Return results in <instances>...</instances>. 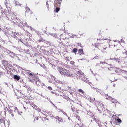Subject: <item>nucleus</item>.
Segmentation results:
<instances>
[{"mask_svg": "<svg viewBox=\"0 0 127 127\" xmlns=\"http://www.w3.org/2000/svg\"><path fill=\"white\" fill-rule=\"evenodd\" d=\"M59 71L61 75H64L66 77H73L74 72L62 67H59Z\"/></svg>", "mask_w": 127, "mask_h": 127, "instance_id": "1", "label": "nucleus"}, {"mask_svg": "<svg viewBox=\"0 0 127 127\" xmlns=\"http://www.w3.org/2000/svg\"><path fill=\"white\" fill-rule=\"evenodd\" d=\"M93 48H98L99 50H101L102 52H106V50L107 49V46L101 45V43H95L92 45Z\"/></svg>", "mask_w": 127, "mask_h": 127, "instance_id": "2", "label": "nucleus"}, {"mask_svg": "<svg viewBox=\"0 0 127 127\" xmlns=\"http://www.w3.org/2000/svg\"><path fill=\"white\" fill-rule=\"evenodd\" d=\"M61 1V0H54V6H58V5H59V6H60Z\"/></svg>", "mask_w": 127, "mask_h": 127, "instance_id": "3", "label": "nucleus"}, {"mask_svg": "<svg viewBox=\"0 0 127 127\" xmlns=\"http://www.w3.org/2000/svg\"><path fill=\"white\" fill-rule=\"evenodd\" d=\"M0 124L2 127H5V121L3 118H2L0 119Z\"/></svg>", "mask_w": 127, "mask_h": 127, "instance_id": "4", "label": "nucleus"}, {"mask_svg": "<svg viewBox=\"0 0 127 127\" xmlns=\"http://www.w3.org/2000/svg\"><path fill=\"white\" fill-rule=\"evenodd\" d=\"M108 70L110 74H114L116 72V68L114 67H110Z\"/></svg>", "mask_w": 127, "mask_h": 127, "instance_id": "5", "label": "nucleus"}, {"mask_svg": "<svg viewBox=\"0 0 127 127\" xmlns=\"http://www.w3.org/2000/svg\"><path fill=\"white\" fill-rule=\"evenodd\" d=\"M76 120H77V123L78 125H80L81 124V117L79 116V115H76Z\"/></svg>", "mask_w": 127, "mask_h": 127, "instance_id": "6", "label": "nucleus"}, {"mask_svg": "<svg viewBox=\"0 0 127 127\" xmlns=\"http://www.w3.org/2000/svg\"><path fill=\"white\" fill-rule=\"evenodd\" d=\"M55 119H56V120H58V122L59 123H62V122H63V119H62V118H60V117H58V116H57L56 118H55Z\"/></svg>", "mask_w": 127, "mask_h": 127, "instance_id": "7", "label": "nucleus"}, {"mask_svg": "<svg viewBox=\"0 0 127 127\" xmlns=\"http://www.w3.org/2000/svg\"><path fill=\"white\" fill-rule=\"evenodd\" d=\"M78 52L80 55H82V54H84V50L83 49H79L78 50Z\"/></svg>", "mask_w": 127, "mask_h": 127, "instance_id": "8", "label": "nucleus"}, {"mask_svg": "<svg viewBox=\"0 0 127 127\" xmlns=\"http://www.w3.org/2000/svg\"><path fill=\"white\" fill-rule=\"evenodd\" d=\"M76 74H78V76H80V77H82V76H84V73H83L82 71H77Z\"/></svg>", "mask_w": 127, "mask_h": 127, "instance_id": "9", "label": "nucleus"}, {"mask_svg": "<svg viewBox=\"0 0 127 127\" xmlns=\"http://www.w3.org/2000/svg\"><path fill=\"white\" fill-rule=\"evenodd\" d=\"M34 81H35V83L37 82H40V79H39V77H38V76H35L34 78Z\"/></svg>", "mask_w": 127, "mask_h": 127, "instance_id": "10", "label": "nucleus"}, {"mask_svg": "<svg viewBox=\"0 0 127 127\" xmlns=\"http://www.w3.org/2000/svg\"><path fill=\"white\" fill-rule=\"evenodd\" d=\"M14 79L15 80H17V81H19V80H20V77L17 75H14Z\"/></svg>", "mask_w": 127, "mask_h": 127, "instance_id": "11", "label": "nucleus"}, {"mask_svg": "<svg viewBox=\"0 0 127 127\" xmlns=\"http://www.w3.org/2000/svg\"><path fill=\"white\" fill-rule=\"evenodd\" d=\"M26 11L27 12H30L31 14V11H30V9H29L28 7H26Z\"/></svg>", "mask_w": 127, "mask_h": 127, "instance_id": "12", "label": "nucleus"}, {"mask_svg": "<svg viewBox=\"0 0 127 127\" xmlns=\"http://www.w3.org/2000/svg\"><path fill=\"white\" fill-rule=\"evenodd\" d=\"M78 51V50L77 49V48H74L73 50H72V52L73 53H76V52Z\"/></svg>", "mask_w": 127, "mask_h": 127, "instance_id": "13", "label": "nucleus"}, {"mask_svg": "<svg viewBox=\"0 0 127 127\" xmlns=\"http://www.w3.org/2000/svg\"><path fill=\"white\" fill-rule=\"evenodd\" d=\"M35 83L37 86H40L41 85V82H40V81H38V82H35Z\"/></svg>", "mask_w": 127, "mask_h": 127, "instance_id": "14", "label": "nucleus"}, {"mask_svg": "<svg viewBox=\"0 0 127 127\" xmlns=\"http://www.w3.org/2000/svg\"><path fill=\"white\" fill-rule=\"evenodd\" d=\"M78 91L79 93H81V94H84L85 93V92L83 91V90L81 89H78Z\"/></svg>", "mask_w": 127, "mask_h": 127, "instance_id": "15", "label": "nucleus"}, {"mask_svg": "<svg viewBox=\"0 0 127 127\" xmlns=\"http://www.w3.org/2000/svg\"><path fill=\"white\" fill-rule=\"evenodd\" d=\"M59 10H60V8H56V9H55V11L57 13H58V12L59 11Z\"/></svg>", "mask_w": 127, "mask_h": 127, "instance_id": "16", "label": "nucleus"}, {"mask_svg": "<svg viewBox=\"0 0 127 127\" xmlns=\"http://www.w3.org/2000/svg\"><path fill=\"white\" fill-rule=\"evenodd\" d=\"M8 2H9V1L8 0H6V2H5L6 6H7V5H8Z\"/></svg>", "mask_w": 127, "mask_h": 127, "instance_id": "17", "label": "nucleus"}, {"mask_svg": "<svg viewBox=\"0 0 127 127\" xmlns=\"http://www.w3.org/2000/svg\"><path fill=\"white\" fill-rule=\"evenodd\" d=\"M7 64V61H4L3 62V65H4V66H6V64Z\"/></svg>", "mask_w": 127, "mask_h": 127, "instance_id": "18", "label": "nucleus"}, {"mask_svg": "<svg viewBox=\"0 0 127 127\" xmlns=\"http://www.w3.org/2000/svg\"><path fill=\"white\" fill-rule=\"evenodd\" d=\"M10 115L12 117V118H13V119H14V114H13V113L10 112Z\"/></svg>", "mask_w": 127, "mask_h": 127, "instance_id": "19", "label": "nucleus"}, {"mask_svg": "<svg viewBox=\"0 0 127 127\" xmlns=\"http://www.w3.org/2000/svg\"><path fill=\"white\" fill-rule=\"evenodd\" d=\"M42 121H43V122H45V121H46V120L47 121L48 119L45 117H43L42 118Z\"/></svg>", "mask_w": 127, "mask_h": 127, "instance_id": "20", "label": "nucleus"}, {"mask_svg": "<svg viewBox=\"0 0 127 127\" xmlns=\"http://www.w3.org/2000/svg\"><path fill=\"white\" fill-rule=\"evenodd\" d=\"M118 123H122V120L120 118H118L117 120Z\"/></svg>", "mask_w": 127, "mask_h": 127, "instance_id": "21", "label": "nucleus"}, {"mask_svg": "<svg viewBox=\"0 0 127 127\" xmlns=\"http://www.w3.org/2000/svg\"><path fill=\"white\" fill-rule=\"evenodd\" d=\"M42 40H43V39H42V38H41L38 40L39 43H40V42H42Z\"/></svg>", "mask_w": 127, "mask_h": 127, "instance_id": "22", "label": "nucleus"}, {"mask_svg": "<svg viewBox=\"0 0 127 127\" xmlns=\"http://www.w3.org/2000/svg\"><path fill=\"white\" fill-rule=\"evenodd\" d=\"M38 120H39L38 117H36L34 119V122H35V121H37Z\"/></svg>", "mask_w": 127, "mask_h": 127, "instance_id": "23", "label": "nucleus"}, {"mask_svg": "<svg viewBox=\"0 0 127 127\" xmlns=\"http://www.w3.org/2000/svg\"><path fill=\"white\" fill-rule=\"evenodd\" d=\"M111 102H112V103H117V100L112 99L111 100Z\"/></svg>", "mask_w": 127, "mask_h": 127, "instance_id": "24", "label": "nucleus"}, {"mask_svg": "<svg viewBox=\"0 0 127 127\" xmlns=\"http://www.w3.org/2000/svg\"><path fill=\"white\" fill-rule=\"evenodd\" d=\"M70 64H71V65H74V64H75V62L73 61H71L70 62Z\"/></svg>", "mask_w": 127, "mask_h": 127, "instance_id": "25", "label": "nucleus"}, {"mask_svg": "<svg viewBox=\"0 0 127 127\" xmlns=\"http://www.w3.org/2000/svg\"><path fill=\"white\" fill-rule=\"evenodd\" d=\"M48 90H49L50 91H52V87H51V86H48Z\"/></svg>", "mask_w": 127, "mask_h": 127, "instance_id": "26", "label": "nucleus"}, {"mask_svg": "<svg viewBox=\"0 0 127 127\" xmlns=\"http://www.w3.org/2000/svg\"><path fill=\"white\" fill-rule=\"evenodd\" d=\"M99 57H100V56H96L95 57H94V59H99Z\"/></svg>", "mask_w": 127, "mask_h": 127, "instance_id": "27", "label": "nucleus"}, {"mask_svg": "<svg viewBox=\"0 0 127 127\" xmlns=\"http://www.w3.org/2000/svg\"><path fill=\"white\" fill-rule=\"evenodd\" d=\"M28 75H29V76H30L31 77L33 76V74L32 73L29 72H28Z\"/></svg>", "mask_w": 127, "mask_h": 127, "instance_id": "28", "label": "nucleus"}, {"mask_svg": "<svg viewBox=\"0 0 127 127\" xmlns=\"http://www.w3.org/2000/svg\"><path fill=\"white\" fill-rule=\"evenodd\" d=\"M77 46H80V47H82V44H81V43H77Z\"/></svg>", "mask_w": 127, "mask_h": 127, "instance_id": "29", "label": "nucleus"}, {"mask_svg": "<svg viewBox=\"0 0 127 127\" xmlns=\"http://www.w3.org/2000/svg\"><path fill=\"white\" fill-rule=\"evenodd\" d=\"M61 112L63 113V114H64V115H66V112H65L64 111L61 110Z\"/></svg>", "mask_w": 127, "mask_h": 127, "instance_id": "30", "label": "nucleus"}, {"mask_svg": "<svg viewBox=\"0 0 127 127\" xmlns=\"http://www.w3.org/2000/svg\"><path fill=\"white\" fill-rule=\"evenodd\" d=\"M71 126L72 127H76V125H75V124H72Z\"/></svg>", "mask_w": 127, "mask_h": 127, "instance_id": "31", "label": "nucleus"}, {"mask_svg": "<svg viewBox=\"0 0 127 127\" xmlns=\"http://www.w3.org/2000/svg\"><path fill=\"white\" fill-rule=\"evenodd\" d=\"M66 60H67V61H68V62L70 61V59H69V57H66Z\"/></svg>", "mask_w": 127, "mask_h": 127, "instance_id": "32", "label": "nucleus"}, {"mask_svg": "<svg viewBox=\"0 0 127 127\" xmlns=\"http://www.w3.org/2000/svg\"><path fill=\"white\" fill-rule=\"evenodd\" d=\"M14 109L15 111H18V109L17 108V107H15Z\"/></svg>", "mask_w": 127, "mask_h": 127, "instance_id": "33", "label": "nucleus"}, {"mask_svg": "<svg viewBox=\"0 0 127 127\" xmlns=\"http://www.w3.org/2000/svg\"><path fill=\"white\" fill-rule=\"evenodd\" d=\"M47 8H49V7H48V3H47Z\"/></svg>", "mask_w": 127, "mask_h": 127, "instance_id": "34", "label": "nucleus"}, {"mask_svg": "<svg viewBox=\"0 0 127 127\" xmlns=\"http://www.w3.org/2000/svg\"><path fill=\"white\" fill-rule=\"evenodd\" d=\"M116 80H111V82H115Z\"/></svg>", "mask_w": 127, "mask_h": 127, "instance_id": "35", "label": "nucleus"}, {"mask_svg": "<svg viewBox=\"0 0 127 127\" xmlns=\"http://www.w3.org/2000/svg\"><path fill=\"white\" fill-rule=\"evenodd\" d=\"M32 107H35V105L33 104Z\"/></svg>", "mask_w": 127, "mask_h": 127, "instance_id": "36", "label": "nucleus"}, {"mask_svg": "<svg viewBox=\"0 0 127 127\" xmlns=\"http://www.w3.org/2000/svg\"><path fill=\"white\" fill-rule=\"evenodd\" d=\"M97 104H100V102H97Z\"/></svg>", "mask_w": 127, "mask_h": 127, "instance_id": "37", "label": "nucleus"}, {"mask_svg": "<svg viewBox=\"0 0 127 127\" xmlns=\"http://www.w3.org/2000/svg\"><path fill=\"white\" fill-rule=\"evenodd\" d=\"M97 40H101V39H97Z\"/></svg>", "mask_w": 127, "mask_h": 127, "instance_id": "38", "label": "nucleus"}, {"mask_svg": "<svg viewBox=\"0 0 127 127\" xmlns=\"http://www.w3.org/2000/svg\"><path fill=\"white\" fill-rule=\"evenodd\" d=\"M116 86V84L113 85V86L115 87Z\"/></svg>", "mask_w": 127, "mask_h": 127, "instance_id": "39", "label": "nucleus"}, {"mask_svg": "<svg viewBox=\"0 0 127 127\" xmlns=\"http://www.w3.org/2000/svg\"><path fill=\"white\" fill-rule=\"evenodd\" d=\"M0 90H1V87H0Z\"/></svg>", "mask_w": 127, "mask_h": 127, "instance_id": "40", "label": "nucleus"}, {"mask_svg": "<svg viewBox=\"0 0 127 127\" xmlns=\"http://www.w3.org/2000/svg\"><path fill=\"white\" fill-rule=\"evenodd\" d=\"M5 84L6 85H7V83H5Z\"/></svg>", "mask_w": 127, "mask_h": 127, "instance_id": "41", "label": "nucleus"}, {"mask_svg": "<svg viewBox=\"0 0 127 127\" xmlns=\"http://www.w3.org/2000/svg\"><path fill=\"white\" fill-rule=\"evenodd\" d=\"M114 45L115 47L116 46V45Z\"/></svg>", "mask_w": 127, "mask_h": 127, "instance_id": "42", "label": "nucleus"}, {"mask_svg": "<svg viewBox=\"0 0 127 127\" xmlns=\"http://www.w3.org/2000/svg\"><path fill=\"white\" fill-rule=\"evenodd\" d=\"M28 72H30V70H28Z\"/></svg>", "mask_w": 127, "mask_h": 127, "instance_id": "43", "label": "nucleus"}, {"mask_svg": "<svg viewBox=\"0 0 127 127\" xmlns=\"http://www.w3.org/2000/svg\"><path fill=\"white\" fill-rule=\"evenodd\" d=\"M117 50H119V49H117Z\"/></svg>", "mask_w": 127, "mask_h": 127, "instance_id": "44", "label": "nucleus"}, {"mask_svg": "<svg viewBox=\"0 0 127 127\" xmlns=\"http://www.w3.org/2000/svg\"><path fill=\"white\" fill-rule=\"evenodd\" d=\"M105 40H107V39H105Z\"/></svg>", "mask_w": 127, "mask_h": 127, "instance_id": "45", "label": "nucleus"}, {"mask_svg": "<svg viewBox=\"0 0 127 127\" xmlns=\"http://www.w3.org/2000/svg\"><path fill=\"white\" fill-rule=\"evenodd\" d=\"M94 100L95 101V98H94Z\"/></svg>", "mask_w": 127, "mask_h": 127, "instance_id": "46", "label": "nucleus"}, {"mask_svg": "<svg viewBox=\"0 0 127 127\" xmlns=\"http://www.w3.org/2000/svg\"><path fill=\"white\" fill-rule=\"evenodd\" d=\"M70 88V89H71V87H69Z\"/></svg>", "mask_w": 127, "mask_h": 127, "instance_id": "47", "label": "nucleus"}]
</instances>
